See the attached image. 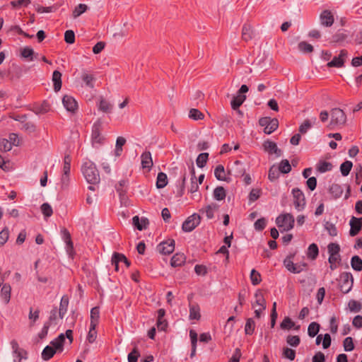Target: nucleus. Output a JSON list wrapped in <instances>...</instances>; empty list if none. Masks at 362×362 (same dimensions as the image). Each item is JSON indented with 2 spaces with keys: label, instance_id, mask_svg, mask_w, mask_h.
I'll use <instances>...</instances> for the list:
<instances>
[{
  "label": "nucleus",
  "instance_id": "1",
  "mask_svg": "<svg viewBox=\"0 0 362 362\" xmlns=\"http://www.w3.org/2000/svg\"><path fill=\"white\" fill-rule=\"evenodd\" d=\"M82 173L86 181L92 185H96L100 182L98 170L93 162L86 160L81 167Z\"/></svg>",
  "mask_w": 362,
  "mask_h": 362
},
{
  "label": "nucleus",
  "instance_id": "2",
  "mask_svg": "<svg viewBox=\"0 0 362 362\" xmlns=\"http://www.w3.org/2000/svg\"><path fill=\"white\" fill-rule=\"evenodd\" d=\"M276 223L283 230L288 231L293 227L294 218L290 214L280 215L276 218Z\"/></svg>",
  "mask_w": 362,
  "mask_h": 362
},
{
  "label": "nucleus",
  "instance_id": "3",
  "mask_svg": "<svg viewBox=\"0 0 362 362\" xmlns=\"http://www.w3.org/2000/svg\"><path fill=\"white\" fill-rule=\"evenodd\" d=\"M255 300L252 303V308L255 309V317L259 318L261 313L266 309V301L260 291H257L255 293Z\"/></svg>",
  "mask_w": 362,
  "mask_h": 362
},
{
  "label": "nucleus",
  "instance_id": "4",
  "mask_svg": "<svg viewBox=\"0 0 362 362\" xmlns=\"http://www.w3.org/2000/svg\"><path fill=\"white\" fill-rule=\"evenodd\" d=\"M330 126L344 125L346 121V116L342 110L333 108L331 110Z\"/></svg>",
  "mask_w": 362,
  "mask_h": 362
},
{
  "label": "nucleus",
  "instance_id": "5",
  "mask_svg": "<svg viewBox=\"0 0 362 362\" xmlns=\"http://www.w3.org/2000/svg\"><path fill=\"white\" fill-rule=\"evenodd\" d=\"M354 279L352 274L344 272L340 275V289L344 293H347L351 289Z\"/></svg>",
  "mask_w": 362,
  "mask_h": 362
},
{
  "label": "nucleus",
  "instance_id": "6",
  "mask_svg": "<svg viewBox=\"0 0 362 362\" xmlns=\"http://www.w3.org/2000/svg\"><path fill=\"white\" fill-rule=\"evenodd\" d=\"M259 124L262 127H264V132L265 134H270L277 129L279 122L277 119L263 117L259 119Z\"/></svg>",
  "mask_w": 362,
  "mask_h": 362
},
{
  "label": "nucleus",
  "instance_id": "7",
  "mask_svg": "<svg viewBox=\"0 0 362 362\" xmlns=\"http://www.w3.org/2000/svg\"><path fill=\"white\" fill-rule=\"evenodd\" d=\"M102 131V122L98 120L93 126L92 129V144L93 146L96 144H101L104 140V136L101 134Z\"/></svg>",
  "mask_w": 362,
  "mask_h": 362
},
{
  "label": "nucleus",
  "instance_id": "8",
  "mask_svg": "<svg viewBox=\"0 0 362 362\" xmlns=\"http://www.w3.org/2000/svg\"><path fill=\"white\" fill-rule=\"evenodd\" d=\"M200 216L197 214H193L182 223V230L185 232H191L200 223Z\"/></svg>",
  "mask_w": 362,
  "mask_h": 362
},
{
  "label": "nucleus",
  "instance_id": "9",
  "mask_svg": "<svg viewBox=\"0 0 362 362\" xmlns=\"http://www.w3.org/2000/svg\"><path fill=\"white\" fill-rule=\"evenodd\" d=\"M292 194L294 199L293 203L295 207L298 211L302 210L305 204L303 193L299 189H293L292 190Z\"/></svg>",
  "mask_w": 362,
  "mask_h": 362
},
{
  "label": "nucleus",
  "instance_id": "10",
  "mask_svg": "<svg viewBox=\"0 0 362 362\" xmlns=\"http://www.w3.org/2000/svg\"><path fill=\"white\" fill-rule=\"evenodd\" d=\"M157 249L161 254L170 255L175 250V241L172 239L164 241L158 245Z\"/></svg>",
  "mask_w": 362,
  "mask_h": 362
},
{
  "label": "nucleus",
  "instance_id": "11",
  "mask_svg": "<svg viewBox=\"0 0 362 362\" xmlns=\"http://www.w3.org/2000/svg\"><path fill=\"white\" fill-rule=\"evenodd\" d=\"M245 168L243 163L239 160L234 162L233 165L228 170V174L233 175L235 177H241L245 175Z\"/></svg>",
  "mask_w": 362,
  "mask_h": 362
},
{
  "label": "nucleus",
  "instance_id": "12",
  "mask_svg": "<svg viewBox=\"0 0 362 362\" xmlns=\"http://www.w3.org/2000/svg\"><path fill=\"white\" fill-rule=\"evenodd\" d=\"M351 229L349 234L351 236H356L362 228V217L356 218L352 216L349 221Z\"/></svg>",
  "mask_w": 362,
  "mask_h": 362
},
{
  "label": "nucleus",
  "instance_id": "13",
  "mask_svg": "<svg viewBox=\"0 0 362 362\" xmlns=\"http://www.w3.org/2000/svg\"><path fill=\"white\" fill-rule=\"evenodd\" d=\"M348 56V52L342 49L338 57H334L333 59L327 63L329 67H341L344 65V61Z\"/></svg>",
  "mask_w": 362,
  "mask_h": 362
},
{
  "label": "nucleus",
  "instance_id": "14",
  "mask_svg": "<svg viewBox=\"0 0 362 362\" xmlns=\"http://www.w3.org/2000/svg\"><path fill=\"white\" fill-rule=\"evenodd\" d=\"M62 103L64 107L69 112H74L78 107L76 101L70 95H64L62 99Z\"/></svg>",
  "mask_w": 362,
  "mask_h": 362
},
{
  "label": "nucleus",
  "instance_id": "15",
  "mask_svg": "<svg viewBox=\"0 0 362 362\" xmlns=\"http://www.w3.org/2000/svg\"><path fill=\"white\" fill-rule=\"evenodd\" d=\"M320 23L322 25L330 27L334 23V16L330 11L325 10L320 16Z\"/></svg>",
  "mask_w": 362,
  "mask_h": 362
},
{
  "label": "nucleus",
  "instance_id": "16",
  "mask_svg": "<svg viewBox=\"0 0 362 362\" xmlns=\"http://www.w3.org/2000/svg\"><path fill=\"white\" fill-rule=\"evenodd\" d=\"M265 151L270 154L275 153L277 157L281 156V151L277 147L276 143L271 141H266L263 144Z\"/></svg>",
  "mask_w": 362,
  "mask_h": 362
},
{
  "label": "nucleus",
  "instance_id": "17",
  "mask_svg": "<svg viewBox=\"0 0 362 362\" xmlns=\"http://www.w3.org/2000/svg\"><path fill=\"white\" fill-rule=\"evenodd\" d=\"M62 238L66 244V252L69 255V256H72L73 250H74V245L71 240V235H70L69 232L65 228H64L62 230Z\"/></svg>",
  "mask_w": 362,
  "mask_h": 362
},
{
  "label": "nucleus",
  "instance_id": "18",
  "mask_svg": "<svg viewBox=\"0 0 362 362\" xmlns=\"http://www.w3.org/2000/svg\"><path fill=\"white\" fill-rule=\"evenodd\" d=\"M65 341L64 334H60L58 337L50 342V346H53L56 352H62L64 350V344Z\"/></svg>",
  "mask_w": 362,
  "mask_h": 362
},
{
  "label": "nucleus",
  "instance_id": "19",
  "mask_svg": "<svg viewBox=\"0 0 362 362\" xmlns=\"http://www.w3.org/2000/svg\"><path fill=\"white\" fill-rule=\"evenodd\" d=\"M218 209V206L215 203H212L200 209V212L202 214H205L208 219H211L214 217V213Z\"/></svg>",
  "mask_w": 362,
  "mask_h": 362
},
{
  "label": "nucleus",
  "instance_id": "20",
  "mask_svg": "<svg viewBox=\"0 0 362 362\" xmlns=\"http://www.w3.org/2000/svg\"><path fill=\"white\" fill-rule=\"evenodd\" d=\"M11 287L10 284H5L1 287L0 297L5 304H8L11 299Z\"/></svg>",
  "mask_w": 362,
  "mask_h": 362
},
{
  "label": "nucleus",
  "instance_id": "21",
  "mask_svg": "<svg viewBox=\"0 0 362 362\" xmlns=\"http://www.w3.org/2000/svg\"><path fill=\"white\" fill-rule=\"evenodd\" d=\"M255 33L252 26L249 24H244L242 29V39L247 42L254 37Z\"/></svg>",
  "mask_w": 362,
  "mask_h": 362
},
{
  "label": "nucleus",
  "instance_id": "22",
  "mask_svg": "<svg viewBox=\"0 0 362 362\" xmlns=\"http://www.w3.org/2000/svg\"><path fill=\"white\" fill-rule=\"evenodd\" d=\"M141 165L144 168L150 169L153 165L151 154L149 151L144 152L141 156Z\"/></svg>",
  "mask_w": 362,
  "mask_h": 362
},
{
  "label": "nucleus",
  "instance_id": "23",
  "mask_svg": "<svg viewBox=\"0 0 362 362\" xmlns=\"http://www.w3.org/2000/svg\"><path fill=\"white\" fill-rule=\"evenodd\" d=\"M81 78L88 87L90 88H93L94 87V82L95 81V78L93 74L88 71H83L81 74Z\"/></svg>",
  "mask_w": 362,
  "mask_h": 362
},
{
  "label": "nucleus",
  "instance_id": "24",
  "mask_svg": "<svg viewBox=\"0 0 362 362\" xmlns=\"http://www.w3.org/2000/svg\"><path fill=\"white\" fill-rule=\"evenodd\" d=\"M133 224L136 227V228L139 230H142L146 228V226L148 224V221L147 218H142L139 219V216H135L132 218Z\"/></svg>",
  "mask_w": 362,
  "mask_h": 362
},
{
  "label": "nucleus",
  "instance_id": "25",
  "mask_svg": "<svg viewBox=\"0 0 362 362\" xmlns=\"http://www.w3.org/2000/svg\"><path fill=\"white\" fill-rule=\"evenodd\" d=\"M190 320H199L201 317L200 308L197 304L189 305V316Z\"/></svg>",
  "mask_w": 362,
  "mask_h": 362
},
{
  "label": "nucleus",
  "instance_id": "26",
  "mask_svg": "<svg viewBox=\"0 0 362 362\" xmlns=\"http://www.w3.org/2000/svg\"><path fill=\"white\" fill-rule=\"evenodd\" d=\"M216 178L221 181H228L224 167L222 165L216 166L214 170Z\"/></svg>",
  "mask_w": 362,
  "mask_h": 362
},
{
  "label": "nucleus",
  "instance_id": "27",
  "mask_svg": "<svg viewBox=\"0 0 362 362\" xmlns=\"http://www.w3.org/2000/svg\"><path fill=\"white\" fill-rule=\"evenodd\" d=\"M11 344V347H12V349H13V351L14 354V356H13L14 362H16V361L20 362L21 358H23V355H22L23 350H21L19 348L18 344L16 341H12Z\"/></svg>",
  "mask_w": 362,
  "mask_h": 362
},
{
  "label": "nucleus",
  "instance_id": "28",
  "mask_svg": "<svg viewBox=\"0 0 362 362\" xmlns=\"http://www.w3.org/2000/svg\"><path fill=\"white\" fill-rule=\"evenodd\" d=\"M52 81L54 83V89L59 91L62 88V74L59 71H54L52 74Z\"/></svg>",
  "mask_w": 362,
  "mask_h": 362
},
{
  "label": "nucleus",
  "instance_id": "29",
  "mask_svg": "<svg viewBox=\"0 0 362 362\" xmlns=\"http://www.w3.org/2000/svg\"><path fill=\"white\" fill-rule=\"evenodd\" d=\"M90 323L91 325L97 326L99 322L100 319V309L99 307H94L90 310Z\"/></svg>",
  "mask_w": 362,
  "mask_h": 362
},
{
  "label": "nucleus",
  "instance_id": "30",
  "mask_svg": "<svg viewBox=\"0 0 362 362\" xmlns=\"http://www.w3.org/2000/svg\"><path fill=\"white\" fill-rule=\"evenodd\" d=\"M191 183L189 187V192L191 193L196 192L199 189V184L197 182V177L195 176V172L194 166H192L191 168Z\"/></svg>",
  "mask_w": 362,
  "mask_h": 362
},
{
  "label": "nucleus",
  "instance_id": "31",
  "mask_svg": "<svg viewBox=\"0 0 362 362\" xmlns=\"http://www.w3.org/2000/svg\"><path fill=\"white\" fill-rule=\"evenodd\" d=\"M185 262V256L184 254L177 253L171 259V266L177 267L181 266Z\"/></svg>",
  "mask_w": 362,
  "mask_h": 362
},
{
  "label": "nucleus",
  "instance_id": "32",
  "mask_svg": "<svg viewBox=\"0 0 362 362\" xmlns=\"http://www.w3.org/2000/svg\"><path fill=\"white\" fill-rule=\"evenodd\" d=\"M69 305V298L66 296H63L61 299L59 309V315L61 319L64 317L65 315L67 308Z\"/></svg>",
  "mask_w": 362,
  "mask_h": 362
},
{
  "label": "nucleus",
  "instance_id": "33",
  "mask_svg": "<svg viewBox=\"0 0 362 362\" xmlns=\"http://www.w3.org/2000/svg\"><path fill=\"white\" fill-rule=\"evenodd\" d=\"M56 350L53 346H51L50 344L47 346L42 352V358L45 361L49 360L54 355L56 354Z\"/></svg>",
  "mask_w": 362,
  "mask_h": 362
},
{
  "label": "nucleus",
  "instance_id": "34",
  "mask_svg": "<svg viewBox=\"0 0 362 362\" xmlns=\"http://www.w3.org/2000/svg\"><path fill=\"white\" fill-rule=\"evenodd\" d=\"M316 168L320 173H324L330 171L332 169V165L329 162L321 160L317 164Z\"/></svg>",
  "mask_w": 362,
  "mask_h": 362
},
{
  "label": "nucleus",
  "instance_id": "35",
  "mask_svg": "<svg viewBox=\"0 0 362 362\" xmlns=\"http://www.w3.org/2000/svg\"><path fill=\"white\" fill-rule=\"evenodd\" d=\"M246 96L244 95H238L233 97L231 101V107L233 110H238V107L244 103Z\"/></svg>",
  "mask_w": 362,
  "mask_h": 362
},
{
  "label": "nucleus",
  "instance_id": "36",
  "mask_svg": "<svg viewBox=\"0 0 362 362\" xmlns=\"http://www.w3.org/2000/svg\"><path fill=\"white\" fill-rule=\"evenodd\" d=\"M280 327L282 329H290L294 327L296 330L299 329L300 327L299 326L295 327V323L288 317H284L280 325Z\"/></svg>",
  "mask_w": 362,
  "mask_h": 362
},
{
  "label": "nucleus",
  "instance_id": "37",
  "mask_svg": "<svg viewBox=\"0 0 362 362\" xmlns=\"http://www.w3.org/2000/svg\"><path fill=\"white\" fill-rule=\"evenodd\" d=\"M329 192L334 199H337L341 196L343 189L339 185L333 184L329 188Z\"/></svg>",
  "mask_w": 362,
  "mask_h": 362
},
{
  "label": "nucleus",
  "instance_id": "38",
  "mask_svg": "<svg viewBox=\"0 0 362 362\" xmlns=\"http://www.w3.org/2000/svg\"><path fill=\"white\" fill-rule=\"evenodd\" d=\"M168 184V178L166 174L164 173H159L156 180L157 188L161 189L165 187Z\"/></svg>",
  "mask_w": 362,
  "mask_h": 362
},
{
  "label": "nucleus",
  "instance_id": "39",
  "mask_svg": "<svg viewBox=\"0 0 362 362\" xmlns=\"http://www.w3.org/2000/svg\"><path fill=\"white\" fill-rule=\"evenodd\" d=\"M351 267L358 272L362 270V259L357 255L352 257L351 259Z\"/></svg>",
  "mask_w": 362,
  "mask_h": 362
},
{
  "label": "nucleus",
  "instance_id": "40",
  "mask_svg": "<svg viewBox=\"0 0 362 362\" xmlns=\"http://www.w3.org/2000/svg\"><path fill=\"white\" fill-rule=\"evenodd\" d=\"M317 119L315 117L312 119L311 120L306 119L304 122L300 126L299 132L302 134H305L307 131L312 127L313 124L315 123Z\"/></svg>",
  "mask_w": 362,
  "mask_h": 362
},
{
  "label": "nucleus",
  "instance_id": "41",
  "mask_svg": "<svg viewBox=\"0 0 362 362\" xmlns=\"http://www.w3.org/2000/svg\"><path fill=\"white\" fill-rule=\"evenodd\" d=\"M112 108V104L104 98H101L98 105V109L103 112H109Z\"/></svg>",
  "mask_w": 362,
  "mask_h": 362
},
{
  "label": "nucleus",
  "instance_id": "42",
  "mask_svg": "<svg viewBox=\"0 0 362 362\" xmlns=\"http://www.w3.org/2000/svg\"><path fill=\"white\" fill-rule=\"evenodd\" d=\"M88 9V6L84 4H80L77 6L75 7L74 10L73 11V18H76L78 16H80L81 14L85 13Z\"/></svg>",
  "mask_w": 362,
  "mask_h": 362
},
{
  "label": "nucleus",
  "instance_id": "43",
  "mask_svg": "<svg viewBox=\"0 0 362 362\" xmlns=\"http://www.w3.org/2000/svg\"><path fill=\"white\" fill-rule=\"evenodd\" d=\"M214 197L218 201L223 200L226 198V190L223 187H217L214 190Z\"/></svg>",
  "mask_w": 362,
  "mask_h": 362
},
{
  "label": "nucleus",
  "instance_id": "44",
  "mask_svg": "<svg viewBox=\"0 0 362 362\" xmlns=\"http://www.w3.org/2000/svg\"><path fill=\"white\" fill-rule=\"evenodd\" d=\"M320 330V325L315 322H311L308 328V333L310 337H314L317 335Z\"/></svg>",
  "mask_w": 362,
  "mask_h": 362
},
{
  "label": "nucleus",
  "instance_id": "45",
  "mask_svg": "<svg viewBox=\"0 0 362 362\" xmlns=\"http://www.w3.org/2000/svg\"><path fill=\"white\" fill-rule=\"evenodd\" d=\"M352 166H353L352 162H351L349 160H346V161L344 162L343 163H341V165L340 166V171H341L342 175L347 176L349 174Z\"/></svg>",
  "mask_w": 362,
  "mask_h": 362
},
{
  "label": "nucleus",
  "instance_id": "46",
  "mask_svg": "<svg viewBox=\"0 0 362 362\" xmlns=\"http://www.w3.org/2000/svg\"><path fill=\"white\" fill-rule=\"evenodd\" d=\"M255 328V323L252 318H248L247 320L245 326V332L246 334H252Z\"/></svg>",
  "mask_w": 362,
  "mask_h": 362
},
{
  "label": "nucleus",
  "instance_id": "47",
  "mask_svg": "<svg viewBox=\"0 0 362 362\" xmlns=\"http://www.w3.org/2000/svg\"><path fill=\"white\" fill-rule=\"evenodd\" d=\"M209 153H200L196 160L197 165L199 168H203L208 159Z\"/></svg>",
  "mask_w": 362,
  "mask_h": 362
},
{
  "label": "nucleus",
  "instance_id": "48",
  "mask_svg": "<svg viewBox=\"0 0 362 362\" xmlns=\"http://www.w3.org/2000/svg\"><path fill=\"white\" fill-rule=\"evenodd\" d=\"M329 255H338L340 251V246L337 243H331L327 246Z\"/></svg>",
  "mask_w": 362,
  "mask_h": 362
},
{
  "label": "nucleus",
  "instance_id": "49",
  "mask_svg": "<svg viewBox=\"0 0 362 362\" xmlns=\"http://www.w3.org/2000/svg\"><path fill=\"white\" fill-rule=\"evenodd\" d=\"M96 326L90 325L89 332L88 333L87 339L90 343L95 341L97 337Z\"/></svg>",
  "mask_w": 362,
  "mask_h": 362
},
{
  "label": "nucleus",
  "instance_id": "50",
  "mask_svg": "<svg viewBox=\"0 0 362 362\" xmlns=\"http://www.w3.org/2000/svg\"><path fill=\"white\" fill-rule=\"evenodd\" d=\"M318 247L317 245L315 243L310 245L308 250V255L312 259H315L318 255Z\"/></svg>",
  "mask_w": 362,
  "mask_h": 362
},
{
  "label": "nucleus",
  "instance_id": "51",
  "mask_svg": "<svg viewBox=\"0 0 362 362\" xmlns=\"http://www.w3.org/2000/svg\"><path fill=\"white\" fill-rule=\"evenodd\" d=\"M71 158L69 155H66L64 158L63 174H69Z\"/></svg>",
  "mask_w": 362,
  "mask_h": 362
},
{
  "label": "nucleus",
  "instance_id": "52",
  "mask_svg": "<svg viewBox=\"0 0 362 362\" xmlns=\"http://www.w3.org/2000/svg\"><path fill=\"white\" fill-rule=\"evenodd\" d=\"M278 169L282 173H288L291 171V167L288 160H283Z\"/></svg>",
  "mask_w": 362,
  "mask_h": 362
},
{
  "label": "nucleus",
  "instance_id": "53",
  "mask_svg": "<svg viewBox=\"0 0 362 362\" xmlns=\"http://www.w3.org/2000/svg\"><path fill=\"white\" fill-rule=\"evenodd\" d=\"M298 47V49L303 53H309L313 50V46L306 42H300Z\"/></svg>",
  "mask_w": 362,
  "mask_h": 362
},
{
  "label": "nucleus",
  "instance_id": "54",
  "mask_svg": "<svg viewBox=\"0 0 362 362\" xmlns=\"http://www.w3.org/2000/svg\"><path fill=\"white\" fill-rule=\"evenodd\" d=\"M189 117L194 120L202 119L204 115L197 109H191L189 112Z\"/></svg>",
  "mask_w": 362,
  "mask_h": 362
},
{
  "label": "nucleus",
  "instance_id": "55",
  "mask_svg": "<svg viewBox=\"0 0 362 362\" xmlns=\"http://www.w3.org/2000/svg\"><path fill=\"white\" fill-rule=\"evenodd\" d=\"M250 279L253 285H257L261 282V275L255 269H252L250 273Z\"/></svg>",
  "mask_w": 362,
  "mask_h": 362
},
{
  "label": "nucleus",
  "instance_id": "56",
  "mask_svg": "<svg viewBox=\"0 0 362 362\" xmlns=\"http://www.w3.org/2000/svg\"><path fill=\"white\" fill-rule=\"evenodd\" d=\"M344 349L346 351H351L354 350V345L351 337H348L345 338L343 342Z\"/></svg>",
  "mask_w": 362,
  "mask_h": 362
},
{
  "label": "nucleus",
  "instance_id": "57",
  "mask_svg": "<svg viewBox=\"0 0 362 362\" xmlns=\"http://www.w3.org/2000/svg\"><path fill=\"white\" fill-rule=\"evenodd\" d=\"M41 211L45 217L51 216L53 213L52 208L48 203L42 204Z\"/></svg>",
  "mask_w": 362,
  "mask_h": 362
},
{
  "label": "nucleus",
  "instance_id": "58",
  "mask_svg": "<svg viewBox=\"0 0 362 362\" xmlns=\"http://www.w3.org/2000/svg\"><path fill=\"white\" fill-rule=\"evenodd\" d=\"M283 356L284 357L293 361L296 357V351L292 349L286 347L283 350Z\"/></svg>",
  "mask_w": 362,
  "mask_h": 362
},
{
  "label": "nucleus",
  "instance_id": "59",
  "mask_svg": "<svg viewBox=\"0 0 362 362\" xmlns=\"http://www.w3.org/2000/svg\"><path fill=\"white\" fill-rule=\"evenodd\" d=\"M8 141L10 142L11 146L13 145L18 146H20L21 144V139L19 138L18 134L12 133L9 134Z\"/></svg>",
  "mask_w": 362,
  "mask_h": 362
},
{
  "label": "nucleus",
  "instance_id": "60",
  "mask_svg": "<svg viewBox=\"0 0 362 362\" xmlns=\"http://www.w3.org/2000/svg\"><path fill=\"white\" fill-rule=\"evenodd\" d=\"M349 308L352 312H358L362 308L361 304L356 300H351L348 304Z\"/></svg>",
  "mask_w": 362,
  "mask_h": 362
},
{
  "label": "nucleus",
  "instance_id": "61",
  "mask_svg": "<svg viewBox=\"0 0 362 362\" xmlns=\"http://www.w3.org/2000/svg\"><path fill=\"white\" fill-rule=\"evenodd\" d=\"M279 170L277 168L272 166L269 170L268 177L271 181L276 180L279 175Z\"/></svg>",
  "mask_w": 362,
  "mask_h": 362
},
{
  "label": "nucleus",
  "instance_id": "62",
  "mask_svg": "<svg viewBox=\"0 0 362 362\" xmlns=\"http://www.w3.org/2000/svg\"><path fill=\"white\" fill-rule=\"evenodd\" d=\"M12 148V146L8 139H3L0 140V151H9Z\"/></svg>",
  "mask_w": 362,
  "mask_h": 362
},
{
  "label": "nucleus",
  "instance_id": "63",
  "mask_svg": "<svg viewBox=\"0 0 362 362\" xmlns=\"http://www.w3.org/2000/svg\"><path fill=\"white\" fill-rule=\"evenodd\" d=\"M9 237V230L8 228H4L0 232V245H4L8 240Z\"/></svg>",
  "mask_w": 362,
  "mask_h": 362
},
{
  "label": "nucleus",
  "instance_id": "64",
  "mask_svg": "<svg viewBox=\"0 0 362 362\" xmlns=\"http://www.w3.org/2000/svg\"><path fill=\"white\" fill-rule=\"evenodd\" d=\"M139 356V352L136 348H134L133 351L128 354V362H136Z\"/></svg>",
  "mask_w": 362,
  "mask_h": 362
}]
</instances>
